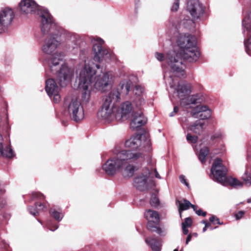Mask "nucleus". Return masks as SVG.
I'll use <instances>...</instances> for the list:
<instances>
[{
	"label": "nucleus",
	"instance_id": "26",
	"mask_svg": "<svg viewBox=\"0 0 251 251\" xmlns=\"http://www.w3.org/2000/svg\"><path fill=\"white\" fill-rule=\"evenodd\" d=\"M145 217L148 221L159 222L160 218L157 211L149 209L145 212Z\"/></svg>",
	"mask_w": 251,
	"mask_h": 251
},
{
	"label": "nucleus",
	"instance_id": "10",
	"mask_svg": "<svg viewBox=\"0 0 251 251\" xmlns=\"http://www.w3.org/2000/svg\"><path fill=\"white\" fill-rule=\"evenodd\" d=\"M151 171L148 168L143 169V172L134 178L133 185L138 190L144 191L149 188V178Z\"/></svg>",
	"mask_w": 251,
	"mask_h": 251
},
{
	"label": "nucleus",
	"instance_id": "22",
	"mask_svg": "<svg viewBox=\"0 0 251 251\" xmlns=\"http://www.w3.org/2000/svg\"><path fill=\"white\" fill-rule=\"evenodd\" d=\"M200 99L198 98V95H188L181 99L180 101V104L186 108H189L190 104H196L199 103Z\"/></svg>",
	"mask_w": 251,
	"mask_h": 251
},
{
	"label": "nucleus",
	"instance_id": "57",
	"mask_svg": "<svg viewBox=\"0 0 251 251\" xmlns=\"http://www.w3.org/2000/svg\"><path fill=\"white\" fill-rule=\"evenodd\" d=\"M208 228H209L210 230H213L214 229L217 228V226L215 227H213L212 226H211L210 225V226H209V227Z\"/></svg>",
	"mask_w": 251,
	"mask_h": 251
},
{
	"label": "nucleus",
	"instance_id": "21",
	"mask_svg": "<svg viewBox=\"0 0 251 251\" xmlns=\"http://www.w3.org/2000/svg\"><path fill=\"white\" fill-rule=\"evenodd\" d=\"M147 118L142 112H136L132 116L131 124L138 126H145L147 124Z\"/></svg>",
	"mask_w": 251,
	"mask_h": 251
},
{
	"label": "nucleus",
	"instance_id": "25",
	"mask_svg": "<svg viewBox=\"0 0 251 251\" xmlns=\"http://www.w3.org/2000/svg\"><path fill=\"white\" fill-rule=\"evenodd\" d=\"M129 162H131L128 160ZM128 161L125 166L121 170L124 177H131L135 173V167L130 164H127Z\"/></svg>",
	"mask_w": 251,
	"mask_h": 251
},
{
	"label": "nucleus",
	"instance_id": "50",
	"mask_svg": "<svg viewBox=\"0 0 251 251\" xmlns=\"http://www.w3.org/2000/svg\"><path fill=\"white\" fill-rule=\"evenodd\" d=\"M154 175H155V177L159 178V179L161 178V176L159 175V174H158V173L157 172L156 169H154Z\"/></svg>",
	"mask_w": 251,
	"mask_h": 251
},
{
	"label": "nucleus",
	"instance_id": "42",
	"mask_svg": "<svg viewBox=\"0 0 251 251\" xmlns=\"http://www.w3.org/2000/svg\"><path fill=\"white\" fill-rule=\"evenodd\" d=\"M209 221L210 222L213 223L214 224H217L218 225H222V223H221L219 220V219L216 216L213 215L209 218Z\"/></svg>",
	"mask_w": 251,
	"mask_h": 251
},
{
	"label": "nucleus",
	"instance_id": "14",
	"mask_svg": "<svg viewBox=\"0 0 251 251\" xmlns=\"http://www.w3.org/2000/svg\"><path fill=\"white\" fill-rule=\"evenodd\" d=\"M14 13L9 8L3 9L0 13V33L5 32L14 18Z\"/></svg>",
	"mask_w": 251,
	"mask_h": 251
},
{
	"label": "nucleus",
	"instance_id": "54",
	"mask_svg": "<svg viewBox=\"0 0 251 251\" xmlns=\"http://www.w3.org/2000/svg\"><path fill=\"white\" fill-rule=\"evenodd\" d=\"M221 136V134H218L213 135V139H215L216 138H220Z\"/></svg>",
	"mask_w": 251,
	"mask_h": 251
},
{
	"label": "nucleus",
	"instance_id": "13",
	"mask_svg": "<svg viewBox=\"0 0 251 251\" xmlns=\"http://www.w3.org/2000/svg\"><path fill=\"white\" fill-rule=\"evenodd\" d=\"M186 9L193 20L201 18L204 12L203 7L199 0H189L187 2Z\"/></svg>",
	"mask_w": 251,
	"mask_h": 251
},
{
	"label": "nucleus",
	"instance_id": "35",
	"mask_svg": "<svg viewBox=\"0 0 251 251\" xmlns=\"http://www.w3.org/2000/svg\"><path fill=\"white\" fill-rule=\"evenodd\" d=\"M189 130L196 133V134L200 135L203 131V126H189Z\"/></svg>",
	"mask_w": 251,
	"mask_h": 251
},
{
	"label": "nucleus",
	"instance_id": "4",
	"mask_svg": "<svg viewBox=\"0 0 251 251\" xmlns=\"http://www.w3.org/2000/svg\"><path fill=\"white\" fill-rule=\"evenodd\" d=\"M138 160H143L141 152H133L130 150H123L116 155L108 159L102 165V169L109 176H114L121 171L126 163V161L136 162Z\"/></svg>",
	"mask_w": 251,
	"mask_h": 251
},
{
	"label": "nucleus",
	"instance_id": "45",
	"mask_svg": "<svg viewBox=\"0 0 251 251\" xmlns=\"http://www.w3.org/2000/svg\"><path fill=\"white\" fill-rule=\"evenodd\" d=\"M179 0H175L174 4L172 7L171 10L172 11H176L179 7Z\"/></svg>",
	"mask_w": 251,
	"mask_h": 251
},
{
	"label": "nucleus",
	"instance_id": "18",
	"mask_svg": "<svg viewBox=\"0 0 251 251\" xmlns=\"http://www.w3.org/2000/svg\"><path fill=\"white\" fill-rule=\"evenodd\" d=\"M132 104L129 101H126L122 103L116 115V119L118 120H120L121 119H126L128 117L130 113L132 111Z\"/></svg>",
	"mask_w": 251,
	"mask_h": 251
},
{
	"label": "nucleus",
	"instance_id": "55",
	"mask_svg": "<svg viewBox=\"0 0 251 251\" xmlns=\"http://www.w3.org/2000/svg\"><path fill=\"white\" fill-rule=\"evenodd\" d=\"M201 223H202V224H204V225H205V224H210L209 223H208V222H207V221H206V220H202V221H201Z\"/></svg>",
	"mask_w": 251,
	"mask_h": 251
},
{
	"label": "nucleus",
	"instance_id": "51",
	"mask_svg": "<svg viewBox=\"0 0 251 251\" xmlns=\"http://www.w3.org/2000/svg\"><path fill=\"white\" fill-rule=\"evenodd\" d=\"M192 238V236L191 234L188 235L186 239V244H188V243L190 241Z\"/></svg>",
	"mask_w": 251,
	"mask_h": 251
},
{
	"label": "nucleus",
	"instance_id": "15",
	"mask_svg": "<svg viewBox=\"0 0 251 251\" xmlns=\"http://www.w3.org/2000/svg\"><path fill=\"white\" fill-rule=\"evenodd\" d=\"M21 12L25 14H32L35 13L38 10V13L41 10L39 5L33 0H22L20 4Z\"/></svg>",
	"mask_w": 251,
	"mask_h": 251
},
{
	"label": "nucleus",
	"instance_id": "34",
	"mask_svg": "<svg viewBox=\"0 0 251 251\" xmlns=\"http://www.w3.org/2000/svg\"><path fill=\"white\" fill-rule=\"evenodd\" d=\"M242 25L243 27L246 29L247 30H251V12L243 20Z\"/></svg>",
	"mask_w": 251,
	"mask_h": 251
},
{
	"label": "nucleus",
	"instance_id": "37",
	"mask_svg": "<svg viewBox=\"0 0 251 251\" xmlns=\"http://www.w3.org/2000/svg\"><path fill=\"white\" fill-rule=\"evenodd\" d=\"M42 200L45 199V196L39 192L33 193L31 195V200Z\"/></svg>",
	"mask_w": 251,
	"mask_h": 251
},
{
	"label": "nucleus",
	"instance_id": "33",
	"mask_svg": "<svg viewBox=\"0 0 251 251\" xmlns=\"http://www.w3.org/2000/svg\"><path fill=\"white\" fill-rule=\"evenodd\" d=\"M242 177L246 185H251V173L249 169L246 170Z\"/></svg>",
	"mask_w": 251,
	"mask_h": 251
},
{
	"label": "nucleus",
	"instance_id": "47",
	"mask_svg": "<svg viewBox=\"0 0 251 251\" xmlns=\"http://www.w3.org/2000/svg\"><path fill=\"white\" fill-rule=\"evenodd\" d=\"M198 216L205 217L206 215V212L203 211L201 209H199L196 211V213Z\"/></svg>",
	"mask_w": 251,
	"mask_h": 251
},
{
	"label": "nucleus",
	"instance_id": "52",
	"mask_svg": "<svg viewBox=\"0 0 251 251\" xmlns=\"http://www.w3.org/2000/svg\"><path fill=\"white\" fill-rule=\"evenodd\" d=\"M209 226H210V224H206L205 226L202 229L203 232H204L207 230V228L209 227Z\"/></svg>",
	"mask_w": 251,
	"mask_h": 251
},
{
	"label": "nucleus",
	"instance_id": "40",
	"mask_svg": "<svg viewBox=\"0 0 251 251\" xmlns=\"http://www.w3.org/2000/svg\"><path fill=\"white\" fill-rule=\"evenodd\" d=\"M159 200L156 196L151 197L150 201V203L152 206H156L159 204Z\"/></svg>",
	"mask_w": 251,
	"mask_h": 251
},
{
	"label": "nucleus",
	"instance_id": "19",
	"mask_svg": "<svg viewBox=\"0 0 251 251\" xmlns=\"http://www.w3.org/2000/svg\"><path fill=\"white\" fill-rule=\"evenodd\" d=\"M192 87L189 83H178L176 89L177 96L181 100V99L187 97L191 93Z\"/></svg>",
	"mask_w": 251,
	"mask_h": 251
},
{
	"label": "nucleus",
	"instance_id": "9",
	"mask_svg": "<svg viewBox=\"0 0 251 251\" xmlns=\"http://www.w3.org/2000/svg\"><path fill=\"white\" fill-rule=\"evenodd\" d=\"M68 111L72 119L76 122L82 120L84 118L83 107L76 98L72 99L68 104Z\"/></svg>",
	"mask_w": 251,
	"mask_h": 251
},
{
	"label": "nucleus",
	"instance_id": "20",
	"mask_svg": "<svg viewBox=\"0 0 251 251\" xmlns=\"http://www.w3.org/2000/svg\"><path fill=\"white\" fill-rule=\"evenodd\" d=\"M46 91L50 98H51V94L59 92L60 89L56 83L55 80L52 78H50L46 82Z\"/></svg>",
	"mask_w": 251,
	"mask_h": 251
},
{
	"label": "nucleus",
	"instance_id": "3",
	"mask_svg": "<svg viewBox=\"0 0 251 251\" xmlns=\"http://www.w3.org/2000/svg\"><path fill=\"white\" fill-rule=\"evenodd\" d=\"M132 82L130 80L122 81L117 89L113 90L108 95L103 96L101 108L98 113V118L105 122L109 123L113 120V101H118L121 99V95L126 96L128 94Z\"/></svg>",
	"mask_w": 251,
	"mask_h": 251
},
{
	"label": "nucleus",
	"instance_id": "5",
	"mask_svg": "<svg viewBox=\"0 0 251 251\" xmlns=\"http://www.w3.org/2000/svg\"><path fill=\"white\" fill-rule=\"evenodd\" d=\"M63 63V57L60 54L53 55L48 62L50 71L56 75L60 85L65 87L71 81L74 71L73 68Z\"/></svg>",
	"mask_w": 251,
	"mask_h": 251
},
{
	"label": "nucleus",
	"instance_id": "39",
	"mask_svg": "<svg viewBox=\"0 0 251 251\" xmlns=\"http://www.w3.org/2000/svg\"><path fill=\"white\" fill-rule=\"evenodd\" d=\"M248 31H251V30H248ZM245 46L246 47V51L248 54H250V51H251V35L248 41L245 43Z\"/></svg>",
	"mask_w": 251,
	"mask_h": 251
},
{
	"label": "nucleus",
	"instance_id": "44",
	"mask_svg": "<svg viewBox=\"0 0 251 251\" xmlns=\"http://www.w3.org/2000/svg\"><path fill=\"white\" fill-rule=\"evenodd\" d=\"M53 97V100L54 102H58L60 100V96L59 95V92H58V93H54V94H51V97Z\"/></svg>",
	"mask_w": 251,
	"mask_h": 251
},
{
	"label": "nucleus",
	"instance_id": "48",
	"mask_svg": "<svg viewBox=\"0 0 251 251\" xmlns=\"http://www.w3.org/2000/svg\"><path fill=\"white\" fill-rule=\"evenodd\" d=\"M178 111V107L177 106H175L174 107V110H173V111L172 112H171L170 114V117H173L177 113V112Z\"/></svg>",
	"mask_w": 251,
	"mask_h": 251
},
{
	"label": "nucleus",
	"instance_id": "31",
	"mask_svg": "<svg viewBox=\"0 0 251 251\" xmlns=\"http://www.w3.org/2000/svg\"><path fill=\"white\" fill-rule=\"evenodd\" d=\"M50 213L55 220L58 222L60 221L64 217L63 214L60 210L58 211L54 208L50 209Z\"/></svg>",
	"mask_w": 251,
	"mask_h": 251
},
{
	"label": "nucleus",
	"instance_id": "24",
	"mask_svg": "<svg viewBox=\"0 0 251 251\" xmlns=\"http://www.w3.org/2000/svg\"><path fill=\"white\" fill-rule=\"evenodd\" d=\"M145 242L153 251H160L161 250V245L156 238L148 237L145 239Z\"/></svg>",
	"mask_w": 251,
	"mask_h": 251
},
{
	"label": "nucleus",
	"instance_id": "2",
	"mask_svg": "<svg viewBox=\"0 0 251 251\" xmlns=\"http://www.w3.org/2000/svg\"><path fill=\"white\" fill-rule=\"evenodd\" d=\"M100 67V65L95 64L92 59H87L76 70V88L81 92V99L84 103H87L90 101L93 80L96 69H99Z\"/></svg>",
	"mask_w": 251,
	"mask_h": 251
},
{
	"label": "nucleus",
	"instance_id": "46",
	"mask_svg": "<svg viewBox=\"0 0 251 251\" xmlns=\"http://www.w3.org/2000/svg\"><path fill=\"white\" fill-rule=\"evenodd\" d=\"M245 214L244 211H239L238 213L235 214V217L237 220L240 219Z\"/></svg>",
	"mask_w": 251,
	"mask_h": 251
},
{
	"label": "nucleus",
	"instance_id": "53",
	"mask_svg": "<svg viewBox=\"0 0 251 251\" xmlns=\"http://www.w3.org/2000/svg\"><path fill=\"white\" fill-rule=\"evenodd\" d=\"M190 207H191L193 208V210L194 211H195V212L196 213V211L198 210H197V206L196 205H195L191 204V205H190Z\"/></svg>",
	"mask_w": 251,
	"mask_h": 251
},
{
	"label": "nucleus",
	"instance_id": "30",
	"mask_svg": "<svg viewBox=\"0 0 251 251\" xmlns=\"http://www.w3.org/2000/svg\"><path fill=\"white\" fill-rule=\"evenodd\" d=\"M159 222H153L151 221H148L147 224V228L149 230L156 232L159 235H161L162 230L157 226Z\"/></svg>",
	"mask_w": 251,
	"mask_h": 251
},
{
	"label": "nucleus",
	"instance_id": "36",
	"mask_svg": "<svg viewBox=\"0 0 251 251\" xmlns=\"http://www.w3.org/2000/svg\"><path fill=\"white\" fill-rule=\"evenodd\" d=\"M47 226L48 228L52 231H55L58 228V225L57 224H53L51 220L47 222Z\"/></svg>",
	"mask_w": 251,
	"mask_h": 251
},
{
	"label": "nucleus",
	"instance_id": "59",
	"mask_svg": "<svg viewBox=\"0 0 251 251\" xmlns=\"http://www.w3.org/2000/svg\"><path fill=\"white\" fill-rule=\"evenodd\" d=\"M174 251H178V249H176L174 250Z\"/></svg>",
	"mask_w": 251,
	"mask_h": 251
},
{
	"label": "nucleus",
	"instance_id": "56",
	"mask_svg": "<svg viewBox=\"0 0 251 251\" xmlns=\"http://www.w3.org/2000/svg\"><path fill=\"white\" fill-rule=\"evenodd\" d=\"M203 123L199 122V123L195 124V126H203Z\"/></svg>",
	"mask_w": 251,
	"mask_h": 251
},
{
	"label": "nucleus",
	"instance_id": "41",
	"mask_svg": "<svg viewBox=\"0 0 251 251\" xmlns=\"http://www.w3.org/2000/svg\"><path fill=\"white\" fill-rule=\"evenodd\" d=\"M192 224V219L190 217L185 218L184 222L182 223V226H185L186 227H190Z\"/></svg>",
	"mask_w": 251,
	"mask_h": 251
},
{
	"label": "nucleus",
	"instance_id": "49",
	"mask_svg": "<svg viewBox=\"0 0 251 251\" xmlns=\"http://www.w3.org/2000/svg\"><path fill=\"white\" fill-rule=\"evenodd\" d=\"M182 231L184 234L187 235L188 233V229L185 226H182Z\"/></svg>",
	"mask_w": 251,
	"mask_h": 251
},
{
	"label": "nucleus",
	"instance_id": "28",
	"mask_svg": "<svg viewBox=\"0 0 251 251\" xmlns=\"http://www.w3.org/2000/svg\"><path fill=\"white\" fill-rule=\"evenodd\" d=\"M183 202L178 200L176 201V204H178V211L180 217L181 216V212L188 209L191 205L190 202L187 200L183 199Z\"/></svg>",
	"mask_w": 251,
	"mask_h": 251
},
{
	"label": "nucleus",
	"instance_id": "12",
	"mask_svg": "<svg viewBox=\"0 0 251 251\" xmlns=\"http://www.w3.org/2000/svg\"><path fill=\"white\" fill-rule=\"evenodd\" d=\"M94 76L93 84L95 87L101 91H105V88L109 84L110 79L113 77V74L110 72H101L100 74Z\"/></svg>",
	"mask_w": 251,
	"mask_h": 251
},
{
	"label": "nucleus",
	"instance_id": "8",
	"mask_svg": "<svg viewBox=\"0 0 251 251\" xmlns=\"http://www.w3.org/2000/svg\"><path fill=\"white\" fill-rule=\"evenodd\" d=\"M38 15L41 19V29L44 35H48V37L57 36L56 26L52 17L47 9L41 10Z\"/></svg>",
	"mask_w": 251,
	"mask_h": 251
},
{
	"label": "nucleus",
	"instance_id": "27",
	"mask_svg": "<svg viewBox=\"0 0 251 251\" xmlns=\"http://www.w3.org/2000/svg\"><path fill=\"white\" fill-rule=\"evenodd\" d=\"M35 208L33 206H29L27 208L28 212L30 214L34 216H36V214H38L40 211L43 210L45 208H46V206L44 205L42 203H35Z\"/></svg>",
	"mask_w": 251,
	"mask_h": 251
},
{
	"label": "nucleus",
	"instance_id": "11",
	"mask_svg": "<svg viewBox=\"0 0 251 251\" xmlns=\"http://www.w3.org/2000/svg\"><path fill=\"white\" fill-rule=\"evenodd\" d=\"M91 42L93 44V51L95 53L93 60L100 62L104 56L108 55L109 51L107 50L102 49V45L104 43V41L101 38L97 37H92Z\"/></svg>",
	"mask_w": 251,
	"mask_h": 251
},
{
	"label": "nucleus",
	"instance_id": "43",
	"mask_svg": "<svg viewBox=\"0 0 251 251\" xmlns=\"http://www.w3.org/2000/svg\"><path fill=\"white\" fill-rule=\"evenodd\" d=\"M179 178L180 181L181 183L184 184L188 188H189V184L188 182L186 181L185 176L184 175H180L179 176Z\"/></svg>",
	"mask_w": 251,
	"mask_h": 251
},
{
	"label": "nucleus",
	"instance_id": "17",
	"mask_svg": "<svg viewBox=\"0 0 251 251\" xmlns=\"http://www.w3.org/2000/svg\"><path fill=\"white\" fill-rule=\"evenodd\" d=\"M57 36L48 37L45 40L42 47L43 52L47 54H51L60 44V41L57 39Z\"/></svg>",
	"mask_w": 251,
	"mask_h": 251
},
{
	"label": "nucleus",
	"instance_id": "29",
	"mask_svg": "<svg viewBox=\"0 0 251 251\" xmlns=\"http://www.w3.org/2000/svg\"><path fill=\"white\" fill-rule=\"evenodd\" d=\"M78 40L76 37L75 35H71L70 38L68 39V44L69 46V49L73 50H77L79 48V45Z\"/></svg>",
	"mask_w": 251,
	"mask_h": 251
},
{
	"label": "nucleus",
	"instance_id": "6",
	"mask_svg": "<svg viewBox=\"0 0 251 251\" xmlns=\"http://www.w3.org/2000/svg\"><path fill=\"white\" fill-rule=\"evenodd\" d=\"M136 134L125 142V147L132 150L149 151L151 150V144L149 134L143 126H131Z\"/></svg>",
	"mask_w": 251,
	"mask_h": 251
},
{
	"label": "nucleus",
	"instance_id": "23",
	"mask_svg": "<svg viewBox=\"0 0 251 251\" xmlns=\"http://www.w3.org/2000/svg\"><path fill=\"white\" fill-rule=\"evenodd\" d=\"M143 88L139 85L135 86L133 89V93L137 96L135 102L137 105L141 106L145 103V100L141 97L143 94Z\"/></svg>",
	"mask_w": 251,
	"mask_h": 251
},
{
	"label": "nucleus",
	"instance_id": "32",
	"mask_svg": "<svg viewBox=\"0 0 251 251\" xmlns=\"http://www.w3.org/2000/svg\"><path fill=\"white\" fill-rule=\"evenodd\" d=\"M209 152V150L206 147H204L200 150L199 155V159L201 163L203 164L205 163L206 157L208 154Z\"/></svg>",
	"mask_w": 251,
	"mask_h": 251
},
{
	"label": "nucleus",
	"instance_id": "7",
	"mask_svg": "<svg viewBox=\"0 0 251 251\" xmlns=\"http://www.w3.org/2000/svg\"><path fill=\"white\" fill-rule=\"evenodd\" d=\"M227 171L226 168L222 163V160L217 158L214 160L211 169L210 177L223 185L228 184L235 188L242 187L243 183L236 178L226 177Z\"/></svg>",
	"mask_w": 251,
	"mask_h": 251
},
{
	"label": "nucleus",
	"instance_id": "1",
	"mask_svg": "<svg viewBox=\"0 0 251 251\" xmlns=\"http://www.w3.org/2000/svg\"><path fill=\"white\" fill-rule=\"evenodd\" d=\"M177 44L180 48L179 52L171 50L167 53L166 57L161 53L156 52L155 54L158 61L165 60L171 68V72H165L164 75L165 82L171 88L174 87L176 85V80L172 78L173 75L178 77L185 75L184 60L193 62L196 61L200 55L196 47V40L194 36L189 34H180Z\"/></svg>",
	"mask_w": 251,
	"mask_h": 251
},
{
	"label": "nucleus",
	"instance_id": "16",
	"mask_svg": "<svg viewBox=\"0 0 251 251\" xmlns=\"http://www.w3.org/2000/svg\"><path fill=\"white\" fill-rule=\"evenodd\" d=\"M211 110L206 105H199L192 108L191 115L200 120H205L211 116Z\"/></svg>",
	"mask_w": 251,
	"mask_h": 251
},
{
	"label": "nucleus",
	"instance_id": "38",
	"mask_svg": "<svg viewBox=\"0 0 251 251\" xmlns=\"http://www.w3.org/2000/svg\"><path fill=\"white\" fill-rule=\"evenodd\" d=\"M187 140L191 143H196L198 140L197 136H192L191 133H188L186 136Z\"/></svg>",
	"mask_w": 251,
	"mask_h": 251
},
{
	"label": "nucleus",
	"instance_id": "58",
	"mask_svg": "<svg viewBox=\"0 0 251 251\" xmlns=\"http://www.w3.org/2000/svg\"><path fill=\"white\" fill-rule=\"evenodd\" d=\"M247 202H248V203H251V198H250V199H248L247 200Z\"/></svg>",
	"mask_w": 251,
	"mask_h": 251
}]
</instances>
